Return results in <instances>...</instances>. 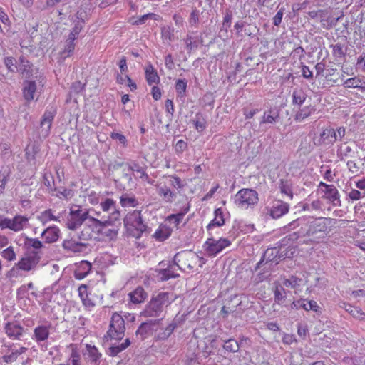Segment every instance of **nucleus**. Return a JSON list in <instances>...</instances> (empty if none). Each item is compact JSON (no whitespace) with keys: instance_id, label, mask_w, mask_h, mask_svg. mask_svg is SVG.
<instances>
[{"instance_id":"nucleus-1","label":"nucleus","mask_w":365,"mask_h":365,"mask_svg":"<svg viewBox=\"0 0 365 365\" xmlns=\"http://www.w3.org/2000/svg\"><path fill=\"white\" fill-rule=\"evenodd\" d=\"M336 222V219L318 217L308 222L304 227L301 228L300 233L304 237H309L313 242H318L329 233Z\"/></svg>"},{"instance_id":"nucleus-2","label":"nucleus","mask_w":365,"mask_h":365,"mask_svg":"<svg viewBox=\"0 0 365 365\" xmlns=\"http://www.w3.org/2000/svg\"><path fill=\"white\" fill-rule=\"evenodd\" d=\"M174 301L173 293L159 292L153 296L150 301L141 312L145 317H158L163 312L164 307H168Z\"/></svg>"},{"instance_id":"nucleus-3","label":"nucleus","mask_w":365,"mask_h":365,"mask_svg":"<svg viewBox=\"0 0 365 365\" xmlns=\"http://www.w3.org/2000/svg\"><path fill=\"white\" fill-rule=\"evenodd\" d=\"M124 225L128 231L135 232L132 235L135 238H140L143 232H150L148 227L143 223L141 213L139 210H133L128 212L124 218Z\"/></svg>"},{"instance_id":"nucleus-4","label":"nucleus","mask_w":365,"mask_h":365,"mask_svg":"<svg viewBox=\"0 0 365 365\" xmlns=\"http://www.w3.org/2000/svg\"><path fill=\"white\" fill-rule=\"evenodd\" d=\"M259 200L258 193L252 189L243 188L239 190L234 197L235 204L240 209L253 207Z\"/></svg>"},{"instance_id":"nucleus-5","label":"nucleus","mask_w":365,"mask_h":365,"mask_svg":"<svg viewBox=\"0 0 365 365\" xmlns=\"http://www.w3.org/2000/svg\"><path fill=\"white\" fill-rule=\"evenodd\" d=\"M86 210L82 209L78 205H73L70 208V212L66 217V226L68 229L75 230L82 225V224L91 219Z\"/></svg>"},{"instance_id":"nucleus-6","label":"nucleus","mask_w":365,"mask_h":365,"mask_svg":"<svg viewBox=\"0 0 365 365\" xmlns=\"http://www.w3.org/2000/svg\"><path fill=\"white\" fill-rule=\"evenodd\" d=\"M116 220L112 219H107L101 221L94 217H91L88 220L87 224L89 226H92L93 230H96V232L101 234L103 236L107 237L109 239H113L117 236L118 230L113 226V223Z\"/></svg>"},{"instance_id":"nucleus-7","label":"nucleus","mask_w":365,"mask_h":365,"mask_svg":"<svg viewBox=\"0 0 365 365\" xmlns=\"http://www.w3.org/2000/svg\"><path fill=\"white\" fill-rule=\"evenodd\" d=\"M125 327L123 317L118 313H114L110 319L107 336L110 339L120 340L125 335Z\"/></svg>"},{"instance_id":"nucleus-8","label":"nucleus","mask_w":365,"mask_h":365,"mask_svg":"<svg viewBox=\"0 0 365 365\" xmlns=\"http://www.w3.org/2000/svg\"><path fill=\"white\" fill-rule=\"evenodd\" d=\"M29 219L22 215H16L12 219L4 218L0 215V228L9 229L14 232H19L27 225Z\"/></svg>"},{"instance_id":"nucleus-9","label":"nucleus","mask_w":365,"mask_h":365,"mask_svg":"<svg viewBox=\"0 0 365 365\" xmlns=\"http://www.w3.org/2000/svg\"><path fill=\"white\" fill-rule=\"evenodd\" d=\"M230 245L231 242L227 238L221 237L216 240L213 237H210L205 242L203 247L208 256L215 257Z\"/></svg>"},{"instance_id":"nucleus-10","label":"nucleus","mask_w":365,"mask_h":365,"mask_svg":"<svg viewBox=\"0 0 365 365\" xmlns=\"http://www.w3.org/2000/svg\"><path fill=\"white\" fill-rule=\"evenodd\" d=\"M56 114V110L54 108H51L50 109L46 110L41 118L40 126L38 128V135L40 138H46L49 135L53 120Z\"/></svg>"},{"instance_id":"nucleus-11","label":"nucleus","mask_w":365,"mask_h":365,"mask_svg":"<svg viewBox=\"0 0 365 365\" xmlns=\"http://www.w3.org/2000/svg\"><path fill=\"white\" fill-rule=\"evenodd\" d=\"M40 260L41 259L36 253L26 252L25 255L17 262V266L22 271L30 272L36 268Z\"/></svg>"},{"instance_id":"nucleus-12","label":"nucleus","mask_w":365,"mask_h":365,"mask_svg":"<svg viewBox=\"0 0 365 365\" xmlns=\"http://www.w3.org/2000/svg\"><path fill=\"white\" fill-rule=\"evenodd\" d=\"M277 251L276 249H267L261 260L256 264L255 271L262 269V270H268L270 269L272 263L277 264L278 262L274 259L277 257Z\"/></svg>"},{"instance_id":"nucleus-13","label":"nucleus","mask_w":365,"mask_h":365,"mask_svg":"<svg viewBox=\"0 0 365 365\" xmlns=\"http://www.w3.org/2000/svg\"><path fill=\"white\" fill-rule=\"evenodd\" d=\"M280 120V110L277 107H271L265 110L259 121L262 127L265 124L274 125Z\"/></svg>"},{"instance_id":"nucleus-14","label":"nucleus","mask_w":365,"mask_h":365,"mask_svg":"<svg viewBox=\"0 0 365 365\" xmlns=\"http://www.w3.org/2000/svg\"><path fill=\"white\" fill-rule=\"evenodd\" d=\"M160 322V319H154L142 323L136 331V335L140 336V339H143L157 330Z\"/></svg>"},{"instance_id":"nucleus-15","label":"nucleus","mask_w":365,"mask_h":365,"mask_svg":"<svg viewBox=\"0 0 365 365\" xmlns=\"http://www.w3.org/2000/svg\"><path fill=\"white\" fill-rule=\"evenodd\" d=\"M289 205L282 200H275L273 202L270 209V215L274 219H278L289 212Z\"/></svg>"},{"instance_id":"nucleus-16","label":"nucleus","mask_w":365,"mask_h":365,"mask_svg":"<svg viewBox=\"0 0 365 365\" xmlns=\"http://www.w3.org/2000/svg\"><path fill=\"white\" fill-rule=\"evenodd\" d=\"M4 329L6 335L11 339H20L24 331V327L16 322L6 323Z\"/></svg>"},{"instance_id":"nucleus-17","label":"nucleus","mask_w":365,"mask_h":365,"mask_svg":"<svg viewBox=\"0 0 365 365\" xmlns=\"http://www.w3.org/2000/svg\"><path fill=\"white\" fill-rule=\"evenodd\" d=\"M100 206L103 212L109 213L108 219L119 220L120 214L118 210H116L115 202L112 199H106L100 203Z\"/></svg>"},{"instance_id":"nucleus-18","label":"nucleus","mask_w":365,"mask_h":365,"mask_svg":"<svg viewBox=\"0 0 365 365\" xmlns=\"http://www.w3.org/2000/svg\"><path fill=\"white\" fill-rule=\"evenodd\" d=\"M64 250L74 253L85 252L87 250V244L79 242L75 240H64L62 244Z\"/></svg>"},{"instance_id":"nucleus-19","label":"nucleus","mask_w":365,"mask_h":365,"mask_svg":"<svg viewBox=\"0 0 365 365\" xmlns=\"http://www.w3.org/2000/svg\"><path fill=\"white\" fill-rule=\"evenodd\" d=\"M26 252L29 253H36L40 259L43 255L42 249L44 247L42 242L36 238H26L25 242Z\"/></svg>"},{"instance_id":"nucleus-20","label":"nucleus","mask_w":365,"mask_h":365,"mask_svg":"<svg viewBox=\"0 0 365 365\" xmlns=\"http://www.w3.org/2000/svg\"><path fill=\"white\" fill-rule=\"evenodd\" d=\"M323 192H324L323 197L330 201L333 206L340 207L341 205L339 192L334 185H331V187H327V190H324Z\"/></svg>"},{"instance_id":"nucleus-21","label":"nucleus","mask_w":365,"mask_h":365,"mask_svg":"<svg viewBox=\"0 0 365 365\" xmlns=\"http://www.w3.org/2000/svg\"><path fill=\"white\" fill-rule=\"evenodd\" d=\"M158 194L165 203H172L177 198V192L171 190L166 185L158 187Z\"/></svg>"},{"instance_id":"nucleus-22","label":"nucleus","mask_w":365,"mask_h":365,"mask_svg":"<svg viewBox=\"0 0 365 365\" xmlns=\"http://www.w3.org/2000/svg\"><path fill=\"white\" fill-rule=\"evenodd\" d=\"M49 327L41 325L36 327L34 330V335L32 339L35 340L38 344L41 342L46 341L49 336L50 331Z\"/></svg>"},{"instance_id":"nucleus-23","label":"nucleus","mask_w":365,"mask_h":365,"mask_svg":"<svg viewBox=\"0 0 365 365\" xmlns=\"http://www.w3.org/2000/svg\"><path fill=\"white\" fill-rule=\"evenodd\" d=\"M36 90L37 86L35 81H26L23 88V95L25 100L28 102L34 100Z\"/></svg>"},{"instance_id":"nucleus-24","label":"nucleus","mask_w":365,"mask_h":365,"mask_svg":"<svg viewBox=\"0 0 365 365\" xmlns=\"http://www.w3.org/2000/svg\"><path fill=\"white\" fill-rule=\"evenodd\" d=\"M60 230L56 226L48 227L41 233V237L46 243H53L59 238Z\"/></svg>"},{"instance_id":"nucleus-25","label":"nucleus","mask_w":365,"mask_h":365,"mask_svg":"<svg viewBox=\"0 0 365 365\" xmlns=\"http://www.w3.org/2000/svg\"><path fill=\"white\" fill-rule=\"evenodd\" d=\"M130 300L133 304L143 303L148 297L147 292L142 287H138L135 290L128 294Z\"/></svg>"},{"instance_id":"nucleus-26","label":"nucleus","mask_w":365,"mask_h":365,"mask_svg":"<svg viewBox=\"0 0 365 365\" xmlns=\"http://www.w3.org/2000/svg\"><path fill=\"white\" fill-rule=\"evenodd\" d=\"M78 296L84 307L91 309L95 306V303L89 298L88 293V286L81 284L78 289Z\"/></svg>"},{"instance_id":"nucleus-27","label":"nucleus","mask_w":365,"mask_h":365,"mask_svg":"<svg viewBox=\"0 0 365 365\" xmlns=\"http://www.w3.org/2000/svg\"><path fill=\"white\" fill-rule=\"evenodd\" d=\"M86 350L91 365H100L101 354L95 346L86 345Z\"/></svg>"},{"instance_id":"nucleus-28","label":"nucleus","mask_w":365,"mask_h":365,"mask_svg":"<svg viewBox=\"0 0 365 365\" xmlns=\"http://www.w3.org/2000/svg\"><path fill=\"white\" fill-rule=\"evenodd\" d=\"M225 224L223 212L221 208L215 210V218L208 224L207 230L210 231L215 227H220Z\"/></svg>"},{"instance_id":"nucleus-29","label":"nucleus","mask_w":365,"mask_h":365,"mask_svg":"<svg viewBox=\"0 0 365 365\" xmlns=\"http://www.w3.org/2000/svg\"><path fill=\"white\" fill-rule=\"evenodd\" d=\"M315 111L314 106L309 105L304 106L296 113L294 115V120L299 122L303 121L305 118H308Z\"/></svg>"},{"instance_id":"nucleus-30","label":"nucleus","mask_w":365,"mask_h":365,"mask_svg":"<svg viewBox=\"0 0 365 365\" xmlns=\"http://www.w3.org/2000/svg\"><path fill=\"white\" fill-rule=\"evenodd\" d=\"M307 95L302 88H295L292 93V103L301 107L306 101Z\"/></svg>"},{"instance_id":"nucleus-31","label":"nucleus","mask_w":365,"mask_h":365,"mask_svg":"<svg viewBox=\"0 0 365 365\" xmlns=\"http://www.w3.org/2000/svg\"><path fill=\"white\" fill-rule=\"evenodd\" d=\"M11 171L9 166L2 167L0 170V194H1L4 189L5 185L9 180Z\"/></svg>"},{"instance_id":"nucleus-32","label":"nucleus","mask_w":365,"mask_h":365,"mask_svg":"<svg viewBox=\"0 0 365 365\" xmlns=\"http://www.w3.org/2000/svg\"><path fill=\"white\" fill-rule=\"evenodd\" d=\"M365 82L358 77H354L346 79L344 83V86L346 88H360L361 91H365V86L363 85Z\"/></svg>"},{"instance_id":"nucleus-33","label":"nucleus","mask_w":365,"mask_h":365,"mask_svg":"<svg viewBox=\"0 0 365 365\" xmlns=\"http://www.w3.org/2000/svg\"><path fill=\"white\" fill-rule=\"evenodd\" d=\"M120 202L124 207H135L138 205L137 199L133 195L127 193L120 196Z\"/></svg>"},{"instance_id":"nucleus-34","label":"nucleus","mask_w":365,"mask_h":365,"mask_svg":"<svg viewBox=\"0 0 365 365\" xmlns=\"http://www.w3.org/2000/svg\"><path fill=\"white\" fill-rule=\"evenodd\" d=\"M130 342L129 339H126L123 343L120 344H113L108 351V354L111 356H117L120 352L125 350L129 345Z\"/></svg>"},{"instance_id":"nucleus-35","label":"nucleus","mask_w":365,"mask_h":365,"mask_svg":"<svg viewBox=\"0 0 365 365\" xmlns=\"http://www.w3.org/2000/svg\"><path fill=\"white\" fill-rule=\"evenodd\" d=\"M161 38L164 43L170 44L174 39L173 29L169 26L161 28Z\"/></svg>"},{"instance_id":"nucleus-36","label":"nucleus","mask_w":365,"mask_h":365,"mask_svg":"<svg viewBox=\"0 0 365 365\" xmlns=\"http://www.w3.org/2000/svg\"><path fill=\"white\" fill-rule=\"evenodd\" d=\"M171 235V231L165 226H160L153 235V237L158 241L163 242L168 239Z\"/></svg>"},{"instance_id":"nucleus-37","label":"nucleus","mask_w":365,"mask_h":365,"mask_svg":"<svg viewBox=\"0 0 365 365\" xmlns=\"http://www.w3.org/2000/svg\"><path fill=\"white\" fill-rule=\"evenodd\" d=\"M190 210V206L187 205L186 207L183 208L180 212L177 214H172L168 217V220L170 222L174 223L177 227L180 222L182 221L184 215L188 212Z\"/></svg>"},{"instance_id":"nucleus-38","label":"nucleus","mask_w":365,"mask_h":365,"mask_svg":"<svg viewBox=\"0 0 365 365\" xmlns=\"http://www.w3.org/2000/svg\"><path fill=\"white\" fill-rule=\"evenodd\" d=\"M94 232H96V230H93L92 226H89L86 221L83 229L78 234V238L83 240H88L93 237Z\"/></svg>"},{"instance_id":"nucleus-39","label":"nucleus","mask_w":365,"mask_h":365,"mask_svg":"<svg viewBox=\"0 0 365 365\" xmlns=\"http://www.w3.org/2000/svg\"><path fill=\"white\" fill-rule=\"evenodd\" d=\"M274 301L280 304L283 302L287 297V292L281 285H277L274 289Z\"/></svg>"},{"instance_id":"nucleus-40","label":"nucleus","mask_w":365,"mask_h":365,"mask_svg":"<svg viewBox=\"0 0 365 365\" xmlns=\"http://www.w3.org/2000/svg\"><path fill=\"white\" fill-rule=\"evenodd\" d=\"M194 255L190 251H182L178 252L174 256V262L175 264L180 268V263H182L185 259H189L190 258H192Z\"/></svg>"},{"instance_id":"nucleus-41","label":"nucleus","mask_w":365,"mask_h":365,"mask_svg":"<svg viewBox=\"0 0 365 365\" xmlns=\"http://www.w3.org/2000/svg\"><path fill=\"white\" fill-rule=\"evenodd\" d=\"M168 185L178 190L177 193L184 187L185 185L182 180L176 175H170L168 177Z\"/></svg>"},{"instance_id":"nucleus-42","label":"nucleus","mask_w":365,"mask_h":365,"mask_svg":"<svg viewBox=\"0 0 365 365\" xmlns=\"http://www.w3.org/2000/svg\"><path fill=\"white\" fill-rule=\"evenodd\" d=\"M341 307L353 317H359L361 319L364 318L365 314L363 313L359 308L354 307L351 304L346 303H343V305Z\"/></svg>"},{"instance_id":"nucleus-43","label":"nucleus","mask_w":365,"mask_h":365,"mask_svg":"<svg viewBox=\"0 0 365 365\" xmlns=\"http://www.w3.org/2000/svg\"><path fill=\"white\" fill-rule=\"evenodd\" d=\"M43 225H45L49 220L60 221V216H55L53 215L51 210L48 209L43 212L38 217Z\"/></svg>"},{"instance_id":"nucleus-44","label":"nucleus","mask_w":365,"mask_h":365,"mask_svg":"<svg viewBox=\"0 0 365 365\" xmlns=\"http://www.w3.org/2000/svg\"><path fill=\"white\" fill-rule=\"evenodd\" d=\"M75 48V43L73 41L66 40V44L65 46L64 50L60 53L61 58L64 60L66 58L69 57L73 52Z\"/></svg>"},{"instance_id":"nucleus-45","label":"nucleus","mask_w":365,"mask_h":365,"mask_svg":"<svg viewBox=\"0 0 365 365\" xmlns=\"http://www.w3.org/2000/svg\"><path fill=\"white\" fill-rule=\"evenodd\" d=\"M1 257L9 262H13L16 259V255L12 246L3 250L1 252Z\"/></svg>"},{"instance_id":"nucleus-46","label":"nucleus","mask_w":365,"mask_h":365,"mask_svg":"<svg viewBox=\"0 0 365 365\" xmlns=\"http://www.w3.org/2000/svg\"><path fill=\"white\" fill-rule=\"evenodd\" d=\"M145 74L147 81L150 85H151L153 83H156L159 80V77L152 66H149L146 68Z\"/></svg>"},{"instance_id":"nucleus-47","label":"nucleus","mask_w":365,"mask_h":365,"mask_svg":"<svg viewBox=\"0 0 365 365\" xmlns=\"http://www.w3.org/2000/svg\"><path fill=\"white\" fill-rule=\"evenodd\" d=\"M160 278L161 281H167L170 278H176L178 274H175L171 267L163 269L159 271Z\"/></svg>"},{"instance_id":"nucleus-48","label":"nucleus","mask_w":365,"mask_h":365,"mask_svg":"<svg viewBox=\"0 0 365 365\" xmlns=\"http://www.w3.org/2000/svg\"><path fill=\"white\" fill-rule=\"evenodd\" d=\"M223 348L230 352H237L240 349V346L235 339H230L225 341Z\"/></svg>"},{"instance_id":"nucleus-49","label":"nucleus","mask_w":365,"mask_h":365,"mask_svg":"<svg viewBox=\"0 0 365 365\" xmlns=\"http://www.w3.org/2000/svg\"><path fill=\"white\" fill-rule=\"evenodd\" d=\"M279 189L282 194L288 196L290 199L292 198V192L290 183L287 180H281L279 183Z\"/></svg>"},{"instance_id":"nucleus-50","label":"nucleus","mask_w":365,"mask_h":365,"mask_svg":"<svg viewBox=\"0 0 365 365\" xmlns=\"http://www.w3.org/2000/svg\"><path fill=\"white\" fill-rule=\"evenodd\" d=\"M302 279L294 276H292L289 279H284L283 282V286L286 287H291L292 289H297L300 286Z\"/></svg>"},{"instance_id":"nucleus-51","label":"nucleus","mask_w":365,"mask_h":365,"mask_svg":"<svg viewBox=\"0 0 365 365\" xmlns=\"http://www.w3.org/2000/svg\"><path fill=\"white\" fill-rule=\"evenodd\" d=\"M187 81L185 79H178L175 83V89L178 96L182 97L185 96L187 88Z\"/></svg>"},{"instance_id":"nucleus-52","label":"nucleus","mask_w":365,"mask_h":365,"mask_svg":"<svg viewBox=\"0 0 365 365\" xmlns=\"http://www.w3.org/2000/svg\"><path fill=\"white\" fill-rule=\"evenodd\" d=\"M175 327V324H170L162 333L158 334V338L161 340L166 339L171 335Z\"/></svg>"},{"instance_id":"nucleus-53","label":"nucleus","mask_w":365,"mask_h":365,"mask_svg":"<svg viewBox=\"0 0 365 365\" xmlns=\"http://www.w3.org/2000/svg\"><path fill=\"white\" fill-rule=\"evenodd\" d=\"M82 28H83V25H82L81 22L78 21L77 24H76L74 27L72 29V30L68 36V39L74 41L77 38Z\"/></svg>"},{"instance_id":"nucleus-54","label":"nucleus","mask_w":365,"mask_h":365,"mask_svg":"<svg viewBox=\"0 0 365 365\" xmlns=\"http://www.w3.org/2000/svg\"><path fill=\"white\" fill-rule=\"evenodd\" d=\"M332 128L324 129L320 135V139L319 140V145L322 143H329L330 135H331Z\"/></svg>"},{"instance_id":"nucleus-55","label":"nucleus","mask_w":365,"mask_h":365,"mask_svg":"<svg viewBox=\"0 0 365 365\" xmlns=\"http://www.w3.org/2000/svg\"><path fill=\"white\" fill-rule=\"evenodd\" d=\"M304 309H305L306 311L313 310L317 312L318 309H319V307L318 306L317 303L314 300H307L304 299Z\"/></svg>"},{"instance_id":"nucleus-56","label":"nucleus","mask_w":365,"mask_h":365,"mask_svg":"<svg viewBox=\"0 0 365 365\" xmlns=\"http://www.w3.org/2000/svg\"><path fill=\"white\" fill-rule=\"evenodd\" d=\"M16 60L12 57H6L4 58V64L10 72H15L17 67L16 66Z\"/></svg>"},{"instance_id":"nucleus-57","label":"nucleus","mask_w":365,"mask_h":365,"mask_svg":"<svg viewBox=\"0 0 365 365\" xmlns=\"http://www.w3.org/2000/svg\"><path fill=\"white\" fill-rule=\"evenodd\" d=\"M128 170L139 173L140 177L145 175L148 178V175H146L144 169L137 163H133L132 164H129L128 165Z\"/></svg>"},{"instance_id":"nucleus-58","label":"nucleus","mask_w":365,"mask_h":365,"mask_svg":"<svg viewBox=\"0 0 365 365\" xmlns=\"http://www.w3.org/2000/svg\"><path fill=\"white\" fill-rule=\"evenodd\" d=\"M199 18H200V11L197 10V9H193L190 16V19H189L190 24L193 26H197L198 24V21H199Z\"/></svg>"},{"instance_id":"nucleus-59","label":"nucleus","mask_w":365,"mask_h":365,"mask_svg":"<svg viewBox=\"0 0 365 365\" xmlns=\"http://www.w3.org/2000/svg\"><path fill=\"white\" fill-rule=\"evenodd\" d=\"M21 270L19 267L17 266V263L14 264V266L7 272L6 277L9 279L16 278L19 277V272Z\"/></svg>"},{"instance_id":"nucleus-60","label":"nucleus","mask_w":365,"mask_h":365,"mask_svg":"<svg viewBox=\"0 0 365 365\" xmlns=\"http://www.w3.org/2000/svg\"><path fill=\"white\" fill-rule=\"evenodd\" d=\"M187 148V144L182 140H180L177 142L175 150L177 153H182L184 150H185Z\"/></svg>"},{"instance_id":"nucleus-61","label":"nucleus","mask_w":365,"mask_h":365,"mask_svg":"<svg viewBox=\"0 0 365 365\" xmlns=\"http://www.w3.org/2000/svg\"><path fill=\"white\" fill-rule=\"evenodd\" d=\"M110 137L113 140H118V142L120 144H122L123 145H126L127 140H126V138H125V136L124 135H123L121 133H112L110 134Z\"/></svg>"},{"instance_id":"nucleus-62","label":"nucleus","mask_w":365,"mask_h":365,"mask_svg":"<svg viewBox=\"0 0 365 365\" xmlns=\"http://www.w3.org/2000/svg\"><path fill=\"white\" fill-rule=\"evenodd\" d=\"M155 16V15L154 14H153V13H149V14H144V15L141 16L140 17H139L137 20H135L133 22V24H135V25L143 24H144L146 20L152 19Z\"/></svg>"},{"instance_id":"nucleus-63","label":"nucleus","mask_w":365,"mask_h":365,"mask_svg":"<svg viewBox=\"0 0 365 365\" xmlns=\"http://www.w3.org/2000/svg\"><path fill=\"white\" fill-rule=\"evenodd\" d=\"M197 120L195 122V126L198 131H203L206 128V121L203 118H200L197 115Z\"/></svg>"},{"instance_id":"nucleus-64","label":"nucleus","mask_w":365,"mask_h":365,"mask_svg":"<svg viewBox=\"0 0 365 365\" xmlns=\"http://www.w3.org/2000/svg\"><path fill=\"white\" fill-rule=\"evenodd\" d=\"M284 9L283 8H281L277 11L276 15L274 16V18H273V24H274V26H279L281 24L282 20V17H283V15H284Z\"/></svg>"}]
</instances>
